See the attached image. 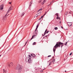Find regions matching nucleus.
Instances as JSON below:
<instances>
[{
    "label": "nucleus",
    "mask_w": 73,
    "mask_h": 73,
    "mask_svg": "<svg viewBox=\"0 0 73 73\" xmlns=\"http://www.w3.org/2000/svg\"><path fill=\"white\" fill-rule=\"evenodd\" d=\"M57 44L56 45L54 46V47L56 49L58 47H60V45H61V47L62 48V47L64 46V44H63V43H62L61 42H57Z\"/></svg>",
    "instance_id": "nucleus-1"
},
{
    "label": "nucleus",
    "mask_w": 73,
    "mask_h": 73,
    "mask_svg": "<svg viewBox=\"0 0 73 73\" xmlns=\"http://www.w3.org/2000/svg\"><path fill=\"white\" fill-rule=\"evenodd\" d=\"M22 68H23L22 66L20 65H18V66H17L16 67V69H17V70L18 69L19 72V73H20V72H21Z\"/></svg>",
    "instance_id": "nucleus-2"
},
{
    "label": "nucleus",
    "mask_w": 73,
    "mask_h": 73,
    "mask_svg": "<svg viewBox=\"0 0 73 73\" xmlns=\"http://www.w3.org/2000/svg\"><path fill=\"white\" fill-rule=\"evenodd\" d=\"M7 65L9 67H10V66H12L13 65V63L12 62H11V63H8Z\"/></svg>",
    "instance_id": "nucleus-3"
},
{
    "label": "nucleus",
    "mask_w": 73,
    "mask_h": 73,
    "mask_svg": "<svg viewBox=\"0 0 73 73\" xmlns=\"http://www.w3.org/2000/svg\"><path fill=\"white\" fill-rule=\"evenodd\" d=\"M4 6V5L3 4L2 5H1L0 6V10L1 11L4 8V7H3Z\"/></svg>",
    "instance_id": "nucleus-4"
},
{
    "label": "nucleus",
    "mask_w": 73,
    "mask_h": 73,
    "mask_svg": "<svg viewBox=\"0 0 73 73\" xmlns=\"http://www.w3.org/2000/svg\"><path fill=\"white\" fill-rule=\"evenodd\" d=\"M27 62L29 64H31V63H32V60L31 59H28Z\"/></svg>",
    "instance_id": "nucleus-5"
},
{
    "label": "nucleus",
    "mask_w": 73,
    "mask_h": 73,
    "mask_svg": "<svg viewBox=\"0 0 73 73\" xmlns=\"http://www.w3.org/2000/svg\"><path fill=\"white\" fill-rule=\"evenodd\" d=\"M7 14L5 15L3 17V20H5L7 19Z\"/></svg>",
    "instance_id": "nucleus-6"
},
{
    "label": "nucleus",
    "mask_w": 73,
    "mask_h": 73,
    "mask_svg": "<svg viewBox=\"0 0 73 73\" xmlns=\"http://www.w3.org/2000/svg\"><path fill=\"white\" fill-rule=\"evenodd\" d=\"M67 24L68 25H69V27H70V26H72V22H68Z\"/></svg>",
    "instance_id": "nucleus-7"
},
{
    "label": "nucleus",
    "mask_w": 73,
    "mask_h": 73,
    "mask_svg": "<svg viewBox=\"0 0 73 73\" xmlns=\"http://www.w3.org/2000/svg\"><path fill=\"white\" fill-rule=\"evenodd\" d=\"M56 48H55V47H54L53 48V51L54 52V53H55V51H56Z\"/></svg>",
    "instance_id": "nucleus-8"
},
{
    "label": "nucleus",
    "mask_w": 73,
    "mask_h": 73,
    "mask_svg": "<svg viewBox=\"0 0 73 73\" xmlns=\"http://www.w3.org/2000/svg\"><path fill=\"white\" fill-rule=\"evenodd\" d=\"M46 1V0H44L42 3V5H43V4H44V3H45V2Z\"/></svg>",
    "instance_id": "nucleus-9"
},
{
    "label": "nucleus",
    "mask_w": 73,
    "mask_h": 73,
    "mask_svg": "<svg viewBox=\"0 0 73 73\" xmlns=\"http://www.w3.org/2000/svg\"><path fill=\"white\" fill-rule=\"evenodd\" d=\"M28 56L29 57V59H31V58H32V57L31 56V55H29Z\"/></svg>",
    "instance_id": "nucleus-10"
},
{
    "label": "nucleus",
    "mask_w": 73,
    "mask_h": 73,
    "mask_svg": "<svg viewBox=\"0 0 73 73\" xmlns=\"http://www.w3.org/2000/svg\"><path fill=\"white\" fill-rule=\"evenodd\" d=\"M3 73H6L7 72V71L3 69Z\"/></svg>",
    "instance_id": "nucleus-11"
},
{
    "label": "nucleus",
    "mask_w": 73,
    "mask_h": 73,
    "mask_svg": "<svg viewBox=\"0 0 73 73\" xmlns=\"http://www.w3.org/2000/svg\"><path fill=\"white\" fill-rule=\"evenodd\" d=\"M38 25H37L36 26V28L35 29V32H36V31H37V28H38Z\"/></svg>",
    "instance_id": "nucleus-12"
},
{
    "label": "nucleus",
    "mask_w": 73,
    "mask_h": 73,
    "mask_svg": "<svg viewBox=\"0 0 73 73\" xmlns=\"http://www.w3.org/2000/svg\"><path fill=\"white\" fill-rule=\"evenodd\" d=\"M25 14V13H22V14L21 15V17H22L23 16H24V15Z\"/></svg>",
    "instance_id": "nucleus-13"
},
{
    "label": "nucleus",
    "mask_w": 73,
    "mask_h": 73,
    "mask_svg": "<svg viewBox=\"0 0 73 73\" xmlns=\"http://www.w3.org/2000/svg\"><path fill=\"white\" fill-rule=\"evenodd\" d=\"M31 55L32 56H33V57H36V55L34 54H31Z\"/></svg>",
    "instance_id": "nucleus-14"
},
{
    "label": "nucleus",
    "mask_w": 73,
    "mask_h": 73,
    "mask_svg": "<svg viewBox=\"0 0 73 73\" xmlns=\"http://www.w3.org/2000/svg\"><path fill=\"white\" fill-rule=\"evenodd\" d=\"M38 16V15H37V14H36L35 16V17H37V16Z\"/></svg>",
    "instance_id": "nucleus-15"
},
{
    "label": "nucleus",
    "mask_w": 73,
    "mask_h": 73,
    "mask_svg": "<svg viewBox=\"0 0 73 73\" xmlns=\"http://www.w3.org/2000/svg\"><path fill=\"white\" fill-rule=\"evenodd\" d=\"M40 14H41V13H40V12H39V13H38L37 14L38 16H40Z\"/></svg>",
    "instance_id": "nucleus-16"
},
{
    "label": "nucleus",
    "mask_w": 73,
    "mask_h": 73,
    "mask_svg": "<svg viewBox=\"0 0 73 73\" xmlns=\"http://www.w3.org/2000/svg\"><path fill=\"white\" fill-rule=\"evenodd\" d=\"M51 64H52V62H49L48 66H50L51 65Z\"/></svg>",
    "instance_id": "nucleus-17"
},
{
    "label": "nucleus",
    "mask_w": 73,
    "mask_h": 73,
    "mask_svg": "<svg viewBox=\"0 0 73 73\" xmlns=\"http://www.w3.org/2000/svg\"><path fill=\"white\" fill-rule=\"evenodd\" d=\"M60 17H58V16H57V17H56V19H60Z\"/></svg>",
    "instance_id": "nucleus-18"
},
{
    "label": "nucleus",
    "mask_w": 73,
    "mask_h": 73,
    "mask_svg": "<svg viewBox=\"0 0 73 73\" xmlns=\"http://www.w3.org/2000/svg\"><path fill=\"white\" fill-rule=\"evenodd\" d=\"M9 9L10 10V11H11V10H12V8L11 7H10Z\"/></svg>",
    "instance_id": "nucleus-19"
},
{
    "label": "nucleus",
    "mask_w": 73,
    "mask_h": 73,
    "mask_svg": "<svg viewBox=\"0 0 73 73\" xmlns=\"http://www.w3.org/2000/svg\"><path fill=\"white\" fill-rule=\"evenodd\" d=\"M47 31V29H46L45 30V32H44V34H46V32Z\"/></svg>",
    "instance_id": "nucleus-20"
},
{
    "label": "nucleus",
    "mask_w": 73,
    "mask_h": 73,
    "mask_svg": "<svg viewBox=\"0 0 73 73\" xmlns=\"http://www.w3.org/2000/svg\"><path fill=\"white\" fill-rule=\"evenodd\" d=\"M54 29H55V30H57L58 29V28H57V27H56Z\"/></svg>",
    "instance_id": "nucleus-21"
},
{
    "label": "nucleus",
    "mask_w": 73,
    "mask_h": 73,
    "mask_svg": "<svg viewBox=\"0 0 73 73\" xmlns=\"http://www.w3.org/2000/svg\"><path fill=\"white\" fill-rule=\"evenodd\" d=\"M52 62H55V59H54V60H53L52 61Z\"/></svg>",
    "instance_id": "nucleus-22"
},
{
    "label": "nucleus",
    "mask_w": 73,
    "mask_h": 73,
    "mask_svg": "<svg viewBox=\"0 0 73 73\" xmlns=\"http://www.w3.org/2000/svg\"><path fill=\"white\" fill-rule=\"evenodd\" d=\"M35 44H36V42H34L33 44V45H35Z\"/></svg>",
    "instance_id": "nucleus-23"
},
{
    "label": "nucleus",
    "mask_w": 73,
    "mask_h": 73,
    "mask_svg": "<svg viewBox=\"0 0 73 73\" xmlns=\"http://www.w3.org/2000/svg\"><path fill=\"white\" fill-rule=\"evenodd\" d=\"M33 35L32 37V38H31L30 40H32V39H33Z\"/></svg>",
    "instance_id": "nucleus-24"
},
{
    "label": "nucleus",
    "mask_w": 73,
    "mask_h": 73,
    "mask_svg": "<svg viewBox=\"0 0 73 73\" xmlns=\"http://www.w3.org/2000/svg\"><path fill=\"white\" fill-rule=\"evenodd\" d=\"M55 15H56L57 16H58V13H56L55 14Z\"/></svg>",
    "instance_id": "nucleus-25"
},
{
    "label": "nucleus",
    "mask_w": 73,
    "mask_h": 73,
    "mask_svg": "<svg viewBox=\"0 0 73 73\" xmlns=\"http://www.w3.org/2000/svg\"><path fill=\"white\" fill-rule=\"evenodd\" d=\"M51 4H52V3H50L49 5H47V7H49V6H50V5Z\"/></svg>",
    "instance_id": "nucleus-26"
},
{
    "label": "nucleus",
    "mask_w": 73,
    "mask_h": 73,
    "mask_svg": "<svg viewBox=\"0 0 73 73\" xmlns=\"http://www.w3.org/2000/svg\"><path fill=\"white\" fill-rule=\"evenodd\" d=\"M41 9H39V10H38V12H40V11H41Z\"/></svg>",
    "instance_id": "nucleus-27"
},
{
    "label": "nucleus",
    "mask_w": 73,
    "mask_h": 73,
    "mask_svg": "<svg viewBox=\"0 0 73 73\" xmlns=\"http://www.w3.org/2000/svg\"><path fill=\"white\" fill-rule=\"evenodd\" d=\"M10 11H11V10H10L9 9H8L7 12V13H8V12H9Z\"/></svg>",
    "instance_id": "nucleus-28"
},
{
    "label": "nucleus",
    "mask_w": 73,
    "mask_h": 73,
    "mask_svg": "<svg viewBox=\"0 0 73 73\" xmlns=\"http://www.w3.org/2000/svg\"><path fill=\"white\" fill-rule=\"evenodd\" d=\"M32 4V3L31 2H30V3L29 6H31V4Z\"/></svg>",
    "instance_id": "nucleus-29"
},
{
    "label": "nucleus",
    "mask_w": 73,
    "mask_h": 73,
    "mask_svg": "<svg viewBox=\"0 0 73 73\" xmlns=\"http://www.w3.org/2000/svg\"><path fill=\"white\" fill-rule=\"evenodd\" d=\"M67 43H68V42H66V44H65V45H66V44H67Z\"/></svg>",
    "instance_id": "nucleus-30"
},
{
    "label": "nucleus",
    "mask_w": 73,
    "mask_h": 73,
    "mask_svg": "<svg viewBox=\"0 0 73 73\" xmlns=\"http://www.w3.org/2000/svg\"><path fill=\"white\" fill-rule=\"evenodd\" d=\"M54 1H55V0H52V2H51V3H53V2H54Z\"/></svg>",
    "instance_id": "nucleus-31"
},
{
    "label": "nucleus",
    "mask_w": 73,
    "mask_h": 73,
    "mask_svg": "<svg viewBox=\"0 0 73 73\" xmlns=\"http://www.w3.org/2000/svg\"><path fill=\"white\" fill-rule=\"evenodd\" d=\"M72 54V52H71L70 54V56H71V54Z\"/></svg>",
    "instance_id": "nucleus-32"
},
{
    "label": "nucleus",
    "mask_w": 73,
    "mask_h": 73,
    "mask_svg": "<svg viewBox=\"0 0 73 73\" xmlns=\"http://www.w3.org/2000/svg\"><path fill=\"white\" fill-rule=\"evenodd\" d=\"M45 33H44V34H43V35H42H42L43 36H45Z\"/></svg>",
    "instance_id": "nucleus-33"
},
{
    "label": "nucleus",
    "mask_w": 73,
    "mask_h": 73,
    "mask_svg": "<svg viewBox=\"0 0 73 73\" xmlns=\"http://www.w3.org/2000/svg\"><path fill=\"white\" fill-rule=\"evenodd\" d=\"M51 57V55H48V57Z\"/></svg>",
    "instance_id": "nucleus-34"
},
{
    "label": "nucleus",
    "mask_w": 73,
    "mask_h": 73,
    "mask_svg": "<svg viewBox=\"0 0 73 73\" xmlns=\"http://www.w3.org/2000/svg\"><path fill=\"white\" fill-rule=\"evenodd\" d=\"M49 32V31H47V32H46V33H48Z\"/></svg>",
    "instance_id": "nucleus-35"
},
{
    "label": "nucleus",
    "mask_w": 73,
    "mask_h": 73,
    "mask_svg": "<svg viewBox=\"0 0 73 73\" xmlns=\"http://www.w3.org/2000/svg\"><path fill=\"white\" fill-rule=\"evenodd\" d=\"M45 36V37H48V36L46 35V36Z\"/></svg>",
    "instance_id": "nucleus-36"
},
{
    "label": "nucleus",
    "mask_w": 73,
    "mask_h": 73,
    "mask_svg": "<svg viewBox=\"0 0 73 73\" xmlns=\"http://www.w3.org/2000/svg\"><path fill=\"white\" fill-rule=\"evenodd\" d=\"M9 4H11V2H9Z\"/></svg>",
    "instance_id": "nucleus-37"
},
{
    "label": "nucleus",
    "mask_w": 73,
    "mask_h": 73,
    "mask_svg": "<svg viewBox=\"0 0 73 73\" xmlns=\"http://www.w3.org/2000/svg\"><path fill=\"white\" fill-rule=\"evenodd\" d=\"M42 17H43V16H42L41 17V19H42Z\"/></svg>",
    "instance_id": "nucleus-38"
},
{
    "label": "nucleus",
    "mask_w": 73,
    "mask_h": 73,
    "mask_svg": "<svg viewBox=\"0 0 73 73\" xmlns=\"http://www.w3.org/2000/svg\"><path fill=\"white\" fill-rule=\"evenodd\" d=\"M46 12H46L45 13L44 15H46Z\"/></svg>",
    "instance_id": "nucleus-39"
},
{
    "label": "nucleus",
    "mask_w": 73,
    "mask_h": 73,
    "mask_svg": "<svg viewBox=\"0 0 73 73\" xmlns=\"http://www.w3.org/2000/svg\"><path fill=\"white\" fill-rule=\"evenodd\" d=\"M69 13H70V14H71V12H69Z\"/></svg>",
    "instance_id": "nucleus-40"
},
{
    "label": "nucleus",
    "mask_w": 73,
    "mask_h": 73,
    "mask_svg": "<svg viewBox=\"0 0 73 73\" xmlns=\"http://www.w3.org/2000/svg\"><path fill=\"white\" fill-rule=\"evenodd\" d=\"M61 28H62V29H63V27H62L61 26Z\"/></svg>",
    "instance_id": "nucleus-41"
},
{
    "label": "nucleus",
    "mask_w": 73,
    "mask_h": 73,
    "mask_svg": "<svg viewBox=\"0 0 73 73\" xmlns=\"http://www.w3.org/2000/svg\"><path fill=\"white\" fill-rule=\"evenodd\" d=\"M45 15L44 14L43 15V16H45Z\"/></svg>",
    "instance_id": "nucleus-42"
},
{
    "label": "nucleus",
    "mask_w": 73,
    "mask_h": 73,
    "mask_svg": "<svg viewBox=\"0 0 73 73\" xmlns=\"http://www.w3.org/2000/svg\"><path fill=\"white\" fill-rule=\"evenodd\" d=\"M43 38H45V36L43 37Z\"/></svg>",
    "instance_id": "nucleus-43"
},
{
    "label": "nucleus",
    "mask_w": 73,
    "mask_h": 73,
    "mask_svg": "<svg viewBox=\"0 0 73 73\" xmlns=\"http://www.w3.org/2000/svg\"><path fill=\"white\" fill-rule=\"evenodd\" d=\"M65 72H66V71L65 70Z\"/></svg>",
    "instance_id": "nucleus-44"
},
{
    "label": "nucleus",
    "mask_w": 73,
    "mask_h": 73,
    "mask_svg": "<svg viewBox=\"0 0 73 73\" xmlns=\"http://www.w3.org/2000/svg\"><path fill=\"white\" fill-rule=\"evenodd\" d=\"M26 44H25V45H26Z\"/></svg>",
    "instance_id": "nucleus-45"
},
{
    "label": "nucleus",
    "mask_w": 73,
    "mask_h": 73,
    "mask_svg": "<svg viewBox=\"0 0 73 73\" xmlns=\"http://www.w3.org/2000/svg\"><path fill=\"white\" fill-rule=\"evenodd\" d=\"M59 23H61V22H60Z\"/></svg>",
    "instance_id": "nucleus-46"
},
{
    "label": "nucleus",
    "mask_w": 73,
    "mask_h": 73,
    "mask_svg": "<svg viewBox=\"0 0 73 73\" xmlns=\"http://www.w3.org/2000/svg\"><path fill=\"white\" fill-rule=\"evenodd\" d=\"M1 55H0V57H1Z\"/></svg>",
    "instance_id": "nucleus-47"
},
{
    "label": "nucleus",
    "mask_w": 73,
    "mask_h": 73,
    "mask_svg": "<svg viewBox=\"0 0 73 73\" xmlns=\"http://www.w3.org/2000/svg\"><path fill=\"white\" fill-rule=\"evenodd\" d=\"M35 32H36V31H35V33H36Z\"/></svg>",
    "instance_id": "nucleus-48"
},
{
    "label": "nucleus",
    "mask_w": 73,
    "mask_h": 73,
    "mask_svg": "<svg viewBox=\"0 0 73 73\" xmlns=\"http://www.w3.org/2000/svg\"><path fill=\"white\" fill-rule=\"evenodd\" d=\"M32 1H31V2H32Z\"/></svg>",
    "instance_id": "nucleus-49"
},
{
    "label": "nucleus",
    "mask_w": 73,
    "mask_h": 73,
    "mask_svg": "<svg viewBox=\"0 0 73 73\" xmlns=\"http://www.w3.org/2000/svg\"><path fill=\"white\" fill-rule=\"evenodd\" d=\"M18 73H19V72H18Z\"/></svg>",
    "instance_id": "nucleus-50"
},
{
    "label": "nucleus",
    "mask_w": 73,
    "mask_h": 73,
    "mask_svg": "<svg viewBox=\"0 0 73 73\" xmlns=\"http://www.w3.org/2000/svg\"><path fill=\"white\" fill-rule=\"evenodd\" d=\"M34 37H35V35H34Z\"/></svg>",
    "instance_id": "nucleus-51"
}]
</instances>
